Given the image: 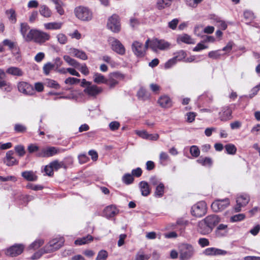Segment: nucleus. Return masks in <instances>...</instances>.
<instances>
[{
    "mask_svg": "<svg viewBox=\"0 0 260 260\" xmlns=\"http://www.w3.org/2000/svg\"><path fill=\"white\" fill-rule=\"evenodd\" d=\"M76 17L83 21H89L92 19L93 13L87 7L79 6L74 9Z\"/></svg>",
    "mask_w": 260,
    "mask_h": 260,
    "instance_id": "obj_1",
    "label": "nucleus"
},
{
    "mask_svg": "<svg viewBox=\"0 0 260 260\" xmlns=\"http://www.w3.org/2000/svg\"><path fill=\"white\" fill-rule=\"evenodd\" d=\"M149 39H147L143 45L142 43L139 41H134L132 45V49L135 55L139 57L144 56L146 50L149 46Z\"/></svg>",
    "mask_w": 260,
    "mask_h": 260,
    "instance_id": "obj_2",
    "label": "nucleus"
},
{
    "mask_svg": "<svg viewBox=\"0 0 260 260\" xmlns=\"http://www.w3.org/2000/svg\"><path fill=\"white\" fill-rule=\"evenodd\" d=\"M171 44L164 40L153 39L149 41V47L154 52L158 50H167L170 49Z\"/></svg>",
    "mask_w": 260,
    "mask_h": 260,
    "instance_id": "obj_3",
    "label": "nucleus"
},
{
    "mask_svg": "<svg viewBox=\"0 0 260 260\" xmlns=\"http://www.w3.org/2000/svg\"><path fill=\"white\" fill-rule=\"evenodd\" d=\"M194 253L192 245L188 244H182L180 248L179 258L181 260H188L192 257Z\"/></svg>",
    "mask_w": 260,
    "mask_h": 260,
    "instance_id": "obj_4",
    "label": "nucleus"
},
{
    "mask_svg": "<svg viewBox=\"0 0 260 260\" xmlns=\"http://www.w3.org/2000/svg\"><path fill=\"white\" fill-rule=\"evenodd\" d=\"M62 238H55L51 241L43 248L44 252L49 253L57 250L63 244Z\"/></svg>",
    "mask_w": 260,
    "mask_h": 260,
    "instance_id": "obj_5",
    "label": "nucleus"
},
{
    "mask_svg": "<svg viewBox=\"0 0 260 260\" xmlns=\"http://www.w3.org/2000/svg\"><path fill=\"white\" fill-rule=\"evenodd\" d=\"M191 214L192 215L200 217L204 215L207 212L206 204L204 201H201L195 205L191 208Z\"/></svg>",
    "mask_w": 260,
    "mask_h": 260,
    "instance_id": "obj_6",
    "label": "nucleus"
},
{
    "mask_svg": "<svg viewBox=\"0 0 260 260\" xmlns=\"http://www.w3.org/2000/svg\"><path fill=\"white\" fill-rule=\"evenodd\" d=\"M32 41L35 42L42 44L50 39V36L47 32L34 29L31 35Z\"/></svg>",
    "mask_w": 260,
    "mask_h": 260,
    "instance_id": "obj_7",
    "label": "nucleus"
},
{
    "mask_svg": "<svg viewBox=\"0 0 260 260\" xmlns=\"http://www.w3.org/2000/svg\"><path fill=\"white\" fill-rule=\"evenodd\" d=\"M108 42L111 46L112 49L120 55H124L125 53V49L122 43L117 39L110 37L108 39Z\"/></svg>",
    "mask_w": 260,
    "mask_h": 260,
    "instance_id": "obj_8",
    "label": "nucleus"
},
{
    "mask_svg": "<svg viewBox=\"0 0 260 260\" xmlns=\"http://www.w3.org/2000/svg\"><path fill=\"white\" fill-rule=\"evenodd\" d=\"M107 27L114 32H118L120 31V24L119 19L117 15L114 14L108 19Z\"/></svg>",
    "mask_w": 260,
    "mask_h": 260,
    "instance_id": "obj_9",
    "label": "nucleus"
},
{
    "mask_svg": "<svg viewBox=\"0 0 260 260\" xmlns=\"http://www.w3.org/2000/svg\"><path fill=\"white\" fill-rule=\"evenodd\" d=\"M230 204L228 198L222 200H216L212 203L211 208L214 212L221 211L227 208Z\"/></svg>",
    "mask_w": 260,
    "mask_h": 260,
    "instance_id": "obj_10",
    "label": "nucleus"
},
{
    "mask_svg": "<svg viewBox=\"0 0 260 260\" xmlns=\"http://www.w3.org/2000/svg\"><path fill=\"white\" fill-rule=\"evenodd\" d=\"M18 91L25 95H31L35 93L34 87L25 81L19 82L17 84Z\"/></svg>",
    "mask_w": 260,
    "mask_h": 260,
    "instance_id": "obj_11",
    "label": "nucleus"
},
{
    "mask_svg": "<svg viewBox=\"0 0 260 260\" xmlns=\"http://www.w3.org/2000/svg\"><path fill=\"white\" fill-rule=\"evenodd\" d=\"M250 198L247 194L242 193L238 195L236 199L237 204L235 207V211L237 212L241 210V208L245 206L249 202Z\"/></svg>",
    "mask_w": 260,
    "mask_h": 260,
    "instance_id": "obj_12",
    "label": "nucleus"
},
{
    "mask_svg": "<svg viewBox=\"0 0 260 260\" xmlns=\"http://www.w3.org/2000/svg\"><path fill=\"white\" fill-rule=\"evenodd\" d=\"M34 29H30L29 25L26 23H21L20 24V33L23 38L26 42L32 41V36Z\"/></svg>",
    "mask_w": 260,
    "mask_h": 260,
    "instance_id": "obj_13",
    "label": "nucleus"
},
{
    "mask_svg": "<svg viewBox=\"0 0 260 260\" xmlns=\"http://www.w3.org/2000/svg\"><path fill=\"white\" fill-rule=\"evenodd\" d=\"M124 79L123 75L115 72L111 73L109 75V79H107V84L109 86L110 88H114L119 82Z\"/></svg>",
    "mask_w": 260,
    "mask_h": 260,
    "instance_id": "obj_14",
    "label": "nucleus"
},
{
    "mask_svg": "<svg viewBox=\"0 0 260 260\" xmlns=\"http://www.w3.org/2000/svg\"><path fill=\"white\" fill-rule=\"evenodd\" d=\"M24 248L22 244H15L6 250V254L12 257L16 256L23 252Z\"/></svg>",
    "mask_w": 260,
    "mask_h": 260,
    "instance_id": "obj_15",
    "label": "nucleus"
},
{
    "mask_svg": "<svg viewBox=\"0 0 260 260\" xmlns=\"http://www.w3.org/2000/svg\"><path fill=\"white\" fill-rule=\"evenodd\" d=\"M103 91L102 88L95 85L91 84L89 86H86L84 89V92L89 96L96 97Z\"/></svg>",
    "mask_w": 260,
    "mask_h": 260,
    "instance_id": "obj_16",
    "label": "nucleus"
},
{
    "mask_svg": "<svg viewBox=\"0 0 260 260\" xmlns=\"http://www.w3.org/2000/svg\"><path fill=\"white\" fill-rule=\"evenodd\" d=\"M197 231L201 234L206 235L211 233L213 230L205 221L202 219L198 223Z\"/></svg>",
    "mask_w": 260,
    "mask_h": 260,
    "instance_id": "obj_17",
    "label": "nucleus"
},
{
    "mask_svg": "<svg viewBox=\"0 0 260 260\" xmlns=\"http://www.w3.org/2000/svg\"><path fill=\"white\" fill-rule=\"evenodd\" d=\"M59 152V150L55 147H49L43 149L39 154V156L48 157L52 156Z\"/></svg>",
    "mask_w": 260,
    "mask_h": 260,
    "instance_id": "obj_18",
    "label": "nucleus"
},
{
    "mask_svg": "<svg viewBox=\"0 0 260 260\" xmlns=\"http://www.w3.org/2000/svg\"><path fill=\"white\" fill-rule=\"evenodd\" d=\"M204 220L213 230L214 227L220 222V218L216 215L212 214L207 216Z\"/></svg>",
    "mask_w": 260,
    "mask_h": 260,
    "instance_id": "obj_19",
    "label": "nucleus"
},
{
    "mask_svg": "<svg viewBox=\"0 0 260 260\" xmlns=\"http://www.w3.org/2000/svg\"><path fill=\"white\" fill-rule=\"evenodd\" d=\"M227 253L228 252L225 250L214 247L206 248L204 251V254L206 255H223Z\"/></svg>",
    "mask_w": 260,
    "mask_h": 260,
    "instance_id": "obj_20",
    "label": "nucleus"
},
{
    "mask_svg": "<svg viewBox=\"0 0 260 260\" xmlns=\"http://www.w3.org/2000/svg\"><path fill=\"white\" fill-rule=\"evenodd\" d=\"M69 53L71 55L83 60H85L88 58L87 55L85 52L76 48H70Z\"/></svg>",
    "mask_w": 260,
    "mask_h": 260,
    "instance_id": "obj_21",
    "label": "nucleus"
},
{
    "mask_svg": "<svg viewBox=\"0 0 260 260\" xmlns=\"http://www.w3.org/2000/svg\"><path fill=\"white\" fill-rule=\"evenodd\" d=\"M14 152L12 150H9L6 153V157L4 159V162L8 166H12L17 165L18 161L13 157Z\"/></svg>",
    "mask_w": 260,
    "mask_h": 260,
    "instance_id": "obj_22",
    "label": "nucleus"
},
{
    "mask_svg": "<svg viewBox=\"0 0 260 260\" xmlns=\"http://www.w3.org/2000/svg\"><path fill=\"white\" fill-rule=\"evenodd\" d=\"M219 119L223 121H227L231 119L232 115V110L228 107H225L222 108L221 111L219 112Z\"/></svg>",
    "mask_w": 260,
    "mask_h": 260,
    "instance_id": "obj_23",
    "label": "nucleus"
},
{
    "mask_svg": "<svg viewBox=\"0 0 260 260\" xmlns=\"http://www.w3.org/2000/svg\"><path fill=\"white\" fill-rule=\"evenodd\" d=\"M118 213V210L114 205H111L106 207L104 210V214L107 218L114 216Z\"/></svg>",
    "mask_w": 260,
    "mask_h": 260,
    "instance_id": "obj_24",
    "label": "nucleus"
},
{
    "mask_svg": "<svg viewBox=\"0 0 260 260\" xmlns=\"http://www.w3.org/2000/svg\"><path fill=\"white\" fill-rule=\"evenodd\" d=\"M158 103L164 108H169L172 106L171 100L167 95L161 96L158 100Z\"/></svg>",
    "mask_w": 260,
    "mask_h": 260,
    "instance_id": "obj_25",
    "label": "nucleus"
},
{
    "mask_svg": "<svg viewBox=\"0 0 260 260\" xmlns=\"http://www.w3.org/2000/svg\"><path fill=\"white\" fill-rule=\"evenodd\" d=\"M6 73L14 76L21 77L24 74L22 70L16 67H11L8 68L6 71Z\"/></svg>",
    "mask_w": 260,
    "mask_h": 260,
    "instance_id": "obj_26",
    "label": "nucleus"
},
{
    "mask_svg": "<svg viewBox=\"0 0 260 260\" xmlns=\"http://www.w3.org/2000/svg\"><path fill=\"white\" fill-rule=\"evenodd\" d=\"M139 187L142 196L146 197L150 193V189L148 183L146 181H141L139 183Z\"/></svg>",
    "mask_w": 260,
    "mask_h": 260,
    "instance_id": "obj_27",
    "label": "nucleus"
},
{
    "mask_svg": "<svg viewBox=\"0 0 260 260\" xmlns=\"http://www.w3.org/2000/svg\"><path fill=\"white\" fill-rule=\"evenodd\" d=\"M21 176L27 181H35L37 179V176L32 171H24L21 173Z\"/></svg>",
    "mask_w": 260,
    "mask_h": 260,
    "instance_id": "obj_28",
    "label": "nucleus"
},
{
    "mask_svg": "<svg viewBox=\"0 0 260 260\" xmlns=\"http://www.w3.org/2000/svg\"><path fill=\"white\" fill-rule=\"evenodd\" d=\"M39 12L40 14L44 17L49 18L52 15L51 10L46 5H43L40 7Z\"/></svg>",
    "mask_w": 260,
    "mask_h": 260,
    "instance_id": "obj_29",
    "label": "nucleus"
},
{
    "mask_svg": "<svg viewBox=\"0 0 260 260\" xmlns=\"http://www.w3.org/2000/svg\"><path fill=\"white\" fill-rule=\"evenodd\" d=\"M137 96L139 100L146 101L149 99L150 93L144 88H140L137 92Z\"/></svg>",
    "mask_w": 260,
    "mask_h": 260,
    "instance_id": "obj_30",
    "label": "nucleus"
},
{
    "mask_svg": "<svg viewBox=\"0 0 260 260\" xmlns=\"http://www.w3.org/2000/svg\"><path fill=\"white\" fill-rule=\"evenodd\" d=\"M92 240H93V237L91 235H88L86 237H82L81 238H78V239H77L75 241V244L76 245H79L86 244L89 243L91 241H92Z\"/></svg>",
    "mask_w": 260,
    "mask_h": 260,
    "instance_id": "obj_31",
    "label": "nucleus"
},
{
    "mask_svg": "<svg viewBox=\"0 0 260 260\" xmlns=\"http://www.w3.org/2000/svg\"><path fill=\"white\" fill-rule=\"evenodd\" d=\"M51 2L53 3L55 5V9L56 10L57 13L62 15L64 14V11L62 7L63 6V3L61 0H50Z\"/></svg>",
    "mask_w": 260,
    "mask_h": 260,
    "instance_id": "obj_32",
    "label": "nucleus"
},
{
    "mask_svg": "<svg viewBox=\"0 0 260 260\" xmlns=\"http://www.w3.org/2000/svg\"><path fill=\"white\" fill-rule=\"evenodd\" d=\"M93 81L97 84H107V79L101 74L96 73L93 75Z\"/></svg>",
    "mask_w": 260,
    "mask_h": 260,
    "instance_id": "obj_33",
    "label": "nucleus"
},
{
    "mask_svg": "<svg viewBox=\"0 0 260 260\" xmlns=\"http://www.w3.org/2000/svg\"><path fill=\"white\" fill-rule=\"evenodd\" d=\"M171 3L169 0H157L156 7L158 10H162L171 6Z\"/></svg>",
    "mask_w": 260,
    "mask_h": 260,
    "instance_id": "obj_34",
    "label": "nucleus"
},
{
    "mask_svg": "<svg viewBox=\"0 0 260 260\" xmlns=\"http://www.w3.org/2000/svg\"><path fill=\"white\" fill-rule=\"evenodd\" d=\"M177 40L178 41H180L188 44H194L195 43L194 41L190 37V36L187 34H183L180 36L178 38Z\"/></svg>",
    "mask_w": 260,
    "mask_h": 260,
    "instance_id": "obj_35",
    "label": "nucleus"
},
{
    "mask_svg": "<svg viewBox=\"0 0 260 260\" xmlns=\"http://www.w3.org/2000/svg\"><path fill=\"white\" fill-rule=\"evenodd\" d=\"M62 25L61 22H50L44 24V26L47 29H59Z\"/></svg>",
    "mask_w": 260,
    "mask_h": 260,
    "instance_id": "obj_36",
    "label": "nucleus"
},
{
    "mask_svg": "<svg viewBox=\"0 0 260 260\" xmlns=\"http://www.w3.org/2000/svg\"><path fill=\"white\" fill-rule=\"evenodd\" d=\"M64 60L70 66H72L75 68H78L80 64L76 60L71 58L69 55L63 56Z\"/></svg>",
    "mask_w": 260,
    "mask_h": 260,
    "instance_id": "obj_37",
    "label": "nucleus"
},
{
    "mask_svg": "<svg viewBox=\"0 0 260 260\" xmlns=\"http://www.w3.org/2000/svg\"><path fill=\"white\" fill-rule=\"evenodd\" d=\"M149 258L150 255L145 254L142 249H140L136 253L134 260H148Z\"/></svg>",
    "mask_w": 260,
    "mask_h": 260,
    "instance_id": "obj_38",
    "label": "nucleus"
},
{
    "mask_svg": "<svg viewBox=\"0 0 260 260\" xmlns=\"http://www.w3.org/2000/svg\"><path fill=\"white\" fill-rule=\"evenodd\" d=\"M174 56L173 57L177 62L180 61L185 58L186 53L184 50H179L174 53Z\"/></svg>",
    "mask_w": 260,
    "mask_h": 260,
    "instance_id": "obj_39",
    "label": "nucleus"
},
{
    "mask_svg": "<svg viewBox=\"0 0 260 260\" xmlns=\"http://www.w3.org/2000/svg\"><path fill=\"white\" fill-rule=\"evenodd\" d=\"M165 186L162 183H159L156 186L154 192L155 196L157 197H161L164 193Z\"/></svg>",
    "mask_w": 260,
    "mask_h": 260,
    "instance_id": "obj_40",
    "label": "nucleus"
},
{
    "mask_svg": "<svg viewBox=\"0 0 260 260\" xmlns=\"http://www.w3.org/2000/svg\"><path fill=\"white\" fill-rule=\"evenodd\" d=\"M9 20L13 23L16 22V15L15 11L13 9H10L6 11Z\"/></svg>",
    "mask_w": 260,
    "mask_h": 260,
    "instance_id": "obj_41",
    "label": "nucleus"
},
{
    "mask_svg": "<svg viewBox=\"0 0 260 260\" xmlns=\"http://www.w3.org/2000/svg\"><path fill=\"white\" fill-rule=\"evenodd\" d=\"M44 240L42 239H37L32 243L28 247L29 249H37L44 244Z\"/></svg>",
    "mask_w": 260,
    "mask_h": 260,
    "instance_id": "obj_42",
    "label": "nucleus"
},
{
    "mask_svg": "<svg viewBox=\"0 0 260 260\" xmlns=\"http://www.w3.org/2000/svg\"><path fill=\"white\" fill-rule=\"evenodd\" d=\"M134 180V179L133 176L129 173L124 174L122 178L123 182L127 185L132 183Z\"/></svg>",
    "mask_w": 260,
    "mask_h": 260,
    "instance_id": "obj_43",
    "label": "nucleus"
},
{
    "mask_svg": "<svg viewBox=\"0 0 260 260\" xmlns=\"http://www.w3.org/2000/svg\"><path fill=\"white\" fill-rule=\"evenodd\" d=\"M46 85L49 87L53 88L55 89H59L60 85L55 80L52 79H47L45 82Z\"/></svg>",
    "mask_w": 260,
    "mask_h": 260,
    "instance_id": "obj_44",
    "label": "nucleus"
},
{
    "mask_svg": "<svg viewBox=\"0 0 260 260\" xmlns=\"http://www.w3.org/2000/svg\"><path fill=\"white\" fill-rule=\"evenodd\" d=\"M225 149L227 153L229 154H235L237 151L236 146L232 144H229L225 146Z\"/></svg>",
    "mask_w": 260,
    "mask_h": 260,
    "instance_id": "obj_45",
    "label": "nucleus"
},
{
    "mask_svg": "<svg viewBox=\"0 0 260 260\" xmlns=\"http://www.w3.org/2000/svg\"><path fill=\"white\" fill-rule=\"evenodd\" d=\"M220 52L221 50H220L210 51L208 53V56L212 59H217L219 58L221 55H222V54H221Z\"/></svg>",
    "mask_w": 260,
    "mask_h": 260,
    "instance_id": "obj_46",
    "label": "nucleus"
},
{
    "mask_svg": "<svg viewBox=\"0 0 260 260\" xmlns=\"http://www.w3.org/2000/svg\"><path fill=\"white\" fill-rule=\"evenodd\" d=\"M54 65L51 62H47L43 67V72L45 75H48L50 72L53 70Z\"/></svg>",
    "mask_w": 260,
    "mask_h": 260,
    "instance_id": "obj_47",
    "label": "nucleus"
},
{
    "mask_svg": "<svg viewBox=\"0 0 260 260\" xmlns=\"http://www.w3.org/2000/svg\"><path fill=\"white\" fill-rule=\"evenodd\" d=\"M108 255V252L106 250H101L99 252L96 260H106Z\"/></svg>",
    "mask_w": 260,
    "mask_h": 260,
    "instance_id": "obj_48",
    "label": "nucleus"
},
{
    "mask_svg": "<svg viewBox=\"0 0 260 260\" xmlns=\"http://www.w3.org/2000/svg\"><path fill=\"white\" fill-rule=\"evenodd\" d=\"M50 164L51 165L53 170H57L59 169L62 168L63 166V162H59L57 160H54L51 162Z\"/></svg>",
    "mask_w": 260,
    "mask_h": 260,
    "instance_id": "obj_49",
    "label": "nucleus"
},
{
    "mask_svg": "<svg viewBox=\"0 0 260 260\" xmlns=\"http://www.w3.org/2000/svg\"><path fill=\"white\" fill-rule=\"evenodd\" d=\"M15 150L16 152V153H18V155L20 157L23 156L25 153L24 147L21 145H18L16 146L15 147Z\"/></svg>",
    "mask_w": 260,
    "mask_h": 260,
    "instance_id": "obj_50",
    "label": "nucleus"
},
{
    "mask_svg": "<svg viewBox=\"0 0 260 260\" xmlns=\"http://www.w3.org/2000/svg\"><path fill=\"white\" fill-rule=\"evenodd\" d=\"M80 82V79L74 77H69L67 78L64 81L65 84L69 85L77 84Z\"/></svg>",
    "mask_w": 260,
    "mask_h": 260,
    "instance_id": "obj_51",
    "label": "nucleus"
},
{
    "mask_svg": "<svg viewBox=\"0 0 260 260\" xmlns=\"http://www.w3.org/2000/svg\"><path fill=\"white\" fill-rule=\"evenodd\" d=\"M198 162L202 165H209L211 166L212 164V159L209 157L201 158L200 157L198 159Z\"/></svg>",
    "mask_w": 260,
    "mask_h": 260,
    "instance_id": "obj_52",
    "label": "nucleus"
},
{
    "mask_svg": "<svg viewBox=\"0 0 260 260\" xmlns=\"http://www.w3.org/2000/svg\"><path fill=\"white\" fill-rule=\"evenodd\" d=\"M190 153L193 157H197L199 156L200 151L197 146L193 145L190 148Z\"/></svg>",
    "mask_w": 260,
    "mask_h": 260,
    "instance_id": "obj_53",
    "label": "nucleus"
},
{
    "mask_svg": "<svg viewBox=\"0 0 260 260\" xmlns=\"http://www.w3.org/2000/svg\"><path fill=\"white\" fill-rule=\"evenodd\" d=\"M245 217L244 214H239L232 216L230 218L231 222H237L243 220Z\"/></svg>",
    "mask_w": 260,
    "mask_h": 260,
    "instance_id": "obj_54",
    "label": "nucleus"
},
{
    "mask_svg": "<svg viewBox=\"0 0 260 260\" xmlns=\"http://www.w3.org/2000/svg\"><path fill=\"white\" fill-rule=\"evenodd\" d=\"M14 130L17 133H24L26 131V127L21 124H16Z\"/></svg>",
    "mask_w": 260,
    "mask_h": 260,
    "instance_id": "obj_55",
    "label": "nucleus"
},
{
    "mask_svg": "<svg viewBox=\"0 0 260 260\" xmlns=\"http://www.w3.org/2000/svg\"><path fill=\"white\" fill-rule=\"evenodd\" d=\"M177 62L175 60V59L173 57L168 60L165 64V69H170L176 64Z\"/></svg>",
    "mask_w": 260,
    "mask_h": 260,
    "instance_id": "obj_56",
    "label": "nucleus"
},
{
    "mask_svg": "<svg viewBox=\"0 0 260 260\" xmlns=\"http://www.w3.org/2000/svg\"><path fill=\"white\" fill-rule=\"evenodd\" d=\"M169 159V156L167 153L161 152L159 154V160L161 164H162L165 161Z\"/></svg>",
    "mask_w": 260,
    "mask_h": 260,
    "instance_id": "obj_57",
    "label": "nucleus"
},
{
    "mask_svg": "<svg viewBox=\"0 0 260 260\" xmlns=\"http://www.w3.org/2000/svg\"><path fill=\"white\" fill-rule=\"evenodd\" d=\"M58 42L61 44H64L67 42V37L63 34H59L57 36Z\"/></svg>",
    "mask_w": 260,
    "mask_h": 260,
    "instance_id": "obj_58",
    "label": "nucleus"
},
{
    "mask_svg": "<svg viewBox=\"0 0 260 260\" xmlns=\"http://www.w3.org/2000/svg\"><path fill=\"white\" fill-rule=\"evenodd\" d=\"M109 128L112 131H115L118 129L120 127V123L119 122L114 121L109 123Z\"/></svg>",
    "mask_w": 260,
    "mask_h": 260,
    "instance_id": "obj_59",
    "label": "nucleus"
},
{
    "mask_svg": "<svg viewBox=\"0 0 260 260\" xmlns=\"http://www.w3.org/2000/svg\"><path fill=\"white\" fill-rule=\"evenodd\" d=\"M44 172L46 173V175L51 176L53 174V170L50 164L48 165L45 166L44 168Z\"/></svg>",
    "mask_w": 260,
    "mask_h": 260,
    "instance_id": "obj_60",
    "label": "nucleus"
},
{
    "mask_svg": "<svg viewBox=\"0 0 260 260\" xmlns=\"http://www.w3.org/2000/svg\"><path fill=\"white\" fill-rule=\"evenodd\" d=\"M244 17L246 20H252L254 18L253 12L249 10H246L244 12Z\"/></svg>",
    "mask_w": 260,
    "mask_h": 260,
    "instance_id": "obj_61",
    "label": "nucleus"
},
{
    "mask_svg": "<svg viewBox=\"0 0 260 260\" xmlns=\"http://www.w3.org/2000/svg\"><path fill=\"white\" fill-rule=\"evenodd\" d=\"M198 243L200 244V245L202 247H204L205 246L209 245V240L207 239L204 238L199 239Z\"/></svg>",
    "mask_w": 260,
    "mask_h": 260,
    "instance_id": "obj_62",
    "label": "nucleus"
},
{
    "mask_svg": "<svg viewBox=\"0 0 260 260\" xmlns=\"http://www.w3.org/2000/svg\"><path fill=\"white\" fill-rule=\"evenodd\" d=\"M142 173V169L140 168H137L135 169H133L132 171V175L136 177H139L141 176Z\"/></svg>",
    "mask_w": 260,
    "mask_h": 260,
    "instance_id": "obj_63",
    "label": "nucleus"
},
{
    "mask_svg": "<svg viewBox=\"0 0 260 260\" xmlns=\"http://www.w3.org/2000/svg\"><path fill=\"white\" fill-rule=\"evenodd\" d=\"M260 89V83L255 87H254L251 90V93L249 94L250 98L253 97L257 94L259 90Z\"/></svg>",
    "mask_w": 260,
    "mask_h": 260,
    "instance_id": "obj_64",
    "label": "nucleus"
}]
</instances>
